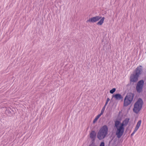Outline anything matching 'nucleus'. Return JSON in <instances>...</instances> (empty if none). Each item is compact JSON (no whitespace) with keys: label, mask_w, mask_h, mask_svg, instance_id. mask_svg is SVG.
<instances>
[{"label":"nucleus","mask_w":146,"mask_h":146,"mask_svg":"<svg viewBox=\"0 0 146 146\" xmlns=\"http://www.w3.org/2000/svg\"><path fill=\"white\" fill-rule=\"evenodd\" d=\"M96 136V133L95 132L93 131H92L90 134V137L93 140H94Z\"/></svg>","instance_id":"obj_9"},{"label":"nucleus","mask_w":146,"mask_h":146,"mask_svg":"<svg viewBox=\"0 0 146 146\" xmlns=\"http://www.w3.org/2000/svg\"><path fill=\"white\" fill-rule=\"evenodd\" d=\"M141 120H140L138 121L137 122V124L136 126V127L135 128V129L137 130L139 128V127L140 126L141 124Z\"/></svg>","instance_id":"obj_12"},{"label":"nucleus","mask_w":146,"mask_h":146,"mask_svg":"<svg viewBox=\"0 0 146 146\" xmlns=\"http://www.w3.org/2000/svg\"><path fill=\"white\" fill-rule=\"evenodd\" d=\"M117 130L116 131V135L117 138H120L123 135L124 131V129L120 127L116 128Z\"/></svg>","instance_id":"obj_6"},{"label":"nucleus","mask_w":146,"mask_h":146,"mask_svg":"<svg viewBox=\"0 0 146 146\" xmlns=\"http://www.w3.org/2000/svg\"><path fill=\"white\" fill-rule=\"evenodd\" d=\"M101 18V17L99 16L94 17L88 20L87 22L95 23L99 21Z\"/></svg>","instance_id":"obj_7"},{"label":"nucleus","mask_w":146,"mask_h":146,"mask_svg":"<svg viewBox=\"0 0 146 146\" xmlns=\"http://www.w3.org/2000/svg\"><path fill=\"white\" fill-rule=\"evenodd\" d=\"M103 114V113H102L101 112V113L100 114L96 116V117H95V119L93 120V122L94 123H95L98 119V118L100 117L101 116V115H102Z\"/></svg>","instance_id":"obj_13"},{"label":"nucleus","mask_w":146,"mask_h":146,"mask_svg":"<svg viewBox=\"0 0 146 146\" xmlns=\"http://www.w3.org/2000/svg\"><path fill=\"white\" fill-rule=\"evenodd\" d=\"M129 119V118H126L123 121V123L125 125V126H126L128 124Z\"/></svg>","instance_id":"obj_14"},{"label":"nucleus","mask_w":146,"mask_h":146,"mask_svg":"<svg viewBox=\"0 0 146 146\" xmlns=\"http://www.w3.org/2000/svg\"><path fill=\"white\" fill-rule=\"evenodd\" d=\"M124 126H125V125L122 122V123L119 126V127L124 129V128L123 127Z\"/></svg>","instance_id":"obj_17"},{"label":"nucleus","mask_w":146,"mask_h":146,"mask_svg":"<svg viewBox=\"0 0 146 146\" xmlns=\"http://www.w3.org/2000/svg\"><path fill=\"white\" fill-rule=\"evenodd\" d=\"M116 89L115 88H113L110 91V93L113 94L115 91Z\"/></svg>","instance_id":"obj_16"},{"label":"nucleus","mask_w":146,"mask_h":146,"mask_svg":"<svg viewBox=\"0 0 146 146\" xmlns=\"http://www.w3.org/2000/svg\"><path fill=\"white\" fill-rule=\"evenodd\" d=\"M143 104V100L141 98H139L134 104L133 109L134 112L137 114L141 110Z\"/></svg>","instance_id":"obj_3"},{"label":"nucleus","mask_w":146,"mask_h":146,"mask_svg":"<svg viewBox=\"0 0 146 146\" xmlns=\"http://www.w3.org/2000/svg\"><path fill=\"white\" fill-rule=\"evenodd\" d=\"M134 96L133 93H127L124 99L123 106L127 107L131 104L133 100Z\"/></svg>","instance_id":"obj_4"},{"label":"nucleus","mask_w":146,"mask_h":146,"mask_svg":"<svg viewBox=\"0 0 146 146\" xmlns=\"http://www.w3.org/2000/svg\"><path fill=\"white\" fill-rule=\"evenodd\" d=\"M100 146H105L104 143V142H101Z\"/></svg>","instance_id":"obj_19"},{"label":"nucleus","mask_w":146,"mask_h":146,"mask_svg":"<svg viewBox=\"0 0 146 146\" xmlns=\"http://www.w3.org/2000/svg\"><path fill=\"white\" fill-rule=\"evenodd\" d=\"M137 131V130L136 129H135L133 131V132L131 134V136H133L134 134H135V133L136 132V131Z\"/></svg>","instance_id":"obj_18"},{"label":"nucleus","mask_w":146,"mask_h":146,"mask_svg":"<svg viewBox=\"0 0 146 146\" xmlns=\"http://www.w3.org/2000/svg\"><path fill=\"white\" fill-rule=\"evenodd\" d=\"M144 84L143 80H141L137 82L136 86V89L138 93H140L143 91V87Z\"/></svg>","instance_id":"obj_5"},{"label":"nucleus","mask_w":146,"mask_h":146,"mask_svg":"<svg viewBox=\"0 0 146 146\" xmlns=\"http://www.w3.org/2000/svg\"><path fill=\"white\" fill-rule=\"evenodd\" d=\"M113 97H114L115 100H122L123 98L122 96L119 94H116L115 95H113Z\"/></svg>","instance_id":"obj_8"},{"label":"nucleus","mask_w":146,"mask_h":146,"mask_svg":"<svg viewBox=\"0 0 146 146\" xmlns=\"http://www.w3.org/2000/svg\"><path fill=\"white\" fill-rule=\"evenodd\" d=\"M142 68V66H139L136 68L130 76V80L131 82L135 83L137 81L140 75L141 74Z\"/></svg>","instance_id":"obj_1"},{"label":"nucleus","mask_w":146,"mask_h":146,"mask_svg":"<svg viewBox=\"0 0 146 146\" xmlns=\"http://www.w3.org/2000/svg\"><path fill=\"white\" fill-rule=\"evenodd\" d=\"M110 100V99L109 98H108L106 100V103L104 105V106L103 107V108H102V110L101 111V112L102 113H103L105 109L106 108V106H107V104H108V102Z\"/></svg>","instance_id":"obj_10"},{"label":"nucleus","mask_w":146,"mask_h":146,"mask_svg":"<svg viewBox=\"0 0 146 146\" xmlns=\"http://www.w3.org/2000/svg\"><path fill=\"white\" fill-rule=\"evenodd\" d=\"M101 18V19H100V21H99L97 23V25H102L103 23L104 20L105 19V18L104 17H103L102 18Z\"/></svg>","instance_id":"obj_11"},{"label":"nucleus","mask_w":146,"mask_h":146,"mask_svg":"<svg viewBox=\"0 0 146 146\" xmlns=\"http://www.w3.org/2000/svg\"><path fill=\"white\" fill-rule=\"evenodd\" d=\"M120 123V122L118 120H116L115 122V127L117 128H118L119 127V125Z\"/></svg>","instance_id":"obj_15"},{"label":"nucleus","mask_w":146,"mask_h":146,"mask_svg":"<svg viewBox=\"0 0 146 146\" xmlns=\"http://www.w3.org/2000/svg\"><path fill=\"white\" fill-rule=\"evenodd\" d=\"M108 128L106 125L103 126L98 132L97 137L100 140L104 139L108 134Z\"/></svg>","instance_id":"obj_2"}]
</instances>
